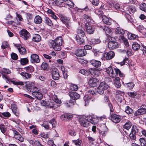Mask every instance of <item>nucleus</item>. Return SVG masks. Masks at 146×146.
I'll return each instance as SVG.
<instances>
[{"mask_svg":"<svg viewBox=\"0 0 146 146\" xmlns=\"http://www.w3.org/2000/svg\"><path fill=\"white\" fill-rule=\"evenodd\" d=\"M62 38L61 36L57 37L54 40H50L49 42V45L50 47H52L56 51H60L61 49V47L62 43Z\"/></svg>","mask_w":146,"mask_h":146,"instance_id":"obj_1","label":"nucleus"},{"mask_svg":"<svg viewBox=\"0 0 146 146\" xmlns=\"http://www.w3.org/2000/svg\"><path fill=\"white\" fill-rule=\"evenodd\" d=\"M106 72L109 74V76L112 78L116 76V75H117L118 74L120 77H123V74L121 73L119 69L115 68L113 70L112 67L110 66L106 68Z\"/></svg>","mask_w":146,"mask_h":146,"instance_id":"obj_2","label":"nucleus"},{"mask_svg":"<svg viewBox=\"0 0 146 146\" xmlns=\"http://www.w3.org/2000/svg\"><path fill=\"white\" fill-rule=\"evenodd\" d=\"M84 30V28L81 27H79L77 30V32L78 35L76 36V39L79 44H82L84 42V40L80 37V36H81L82 37L84 36L85 35Z\"/></svg>","mask_w":146,"mask_h":146,"instance_id":"obj_3","label":"nucleus"},{"mask_svg":"<svg viewBox=\"0 0 146 146\" xmlns=\"http://www.w3.org/2000/svg\"><path fill=\"white\" fill-rule=\"evenodd\" d=\"M59 17L61 21L65 24L66 27L69 29L72 28V23L70 17H65L62 14H60Z\"/></svg>","mask_w":146,"mask_h":146,"instance_id":"obj_4","label":"nucleus"},{"mask_svg":"<svg viewBox=\"0 0 146 146\" xmlns=\"http://www.w3.org/2000/svg\"><path fill=\"white\" fill-rule=\"evenodd\" d=\"M109 86L105 82H103L100 84L97 89V92L100 94H103L104 92L108 88Z\"/></svg>","mask_w":146,"mask_h":146,"instance_id":"obj_5","label":"nucleus"},{"mask_svg":"<svg viewBox=\"0 0 146 146\" xmlns=\"http://www.w3.org/2000/svg\"><path fill=\"white\" fill-rule=\"evenodd\" d=\"M19 34L20 36L25 40H28L31 36L30 33L25 29L21 30Z\"/></svg>","mask_w":146,"mask_h":146,"instance_id":"obj_6","label":"nucleus"},{"mask_svg":"<svg viewBox=\"0 0 146 146\" xmlns=\"http://www.w3.org/2000/svg\"><path fill=\"white\" fill-rule=\"evenodd\" d=\"M27 89L29 91L32 93L36 90L39 89V88L37 87L34 83L31 82L27 84L26 86Z\"/></svg>","mask_w":146,"mask_h":146,"instance_id":"obj_7","label":"nucleus"},{"mask_svg":"<svg viewBox=\"0 0 146 146\" xmlns=\"http://www.w3.org/2000/svg\"><path fill=\"white\" fill-rule=\"evenodd\" d=\"M146 112V105L144 104L142 105L140 108L135 112L134 115L135 116L143 115Z\"/></svg>","mask_w":146,"mask_h":146,"instance_id":"obj_8","label":"nucleus"},{"mask_svg":"<svg viewBox=\"0 0 146 146\" xmlns=\"http://www.w3.org/2000/svg\"><path fill=\"white\" fill-rule=\"evenodd\" d=\"M52 76L53 79L56 80L59 79L60 75L58 70L56 68H54L52 70Z\"/></svg>","mask_w":146,"mask_h":146,"instance_id":"obj_9","label":"nucleus"},{"mask_svg":"<svg viewBox=\"0 0 146 146\" xmlns=\"http://www.w3.org/2000/svg\"><path fill=\"white\" fill-rule=\"evenodd\" d=\"M85 28L86 32L89 34H93L95 30V27L90 25L88 23H86Z\"/></svg>","mask_w":146,"mask_h":146,"instance_id":"obj_10","label":"nucleus"},{"mask_svg":"<svg viewBox=\"0 0 146 146\" xmlns=\"http://www.w3.org/2000/svg\"><path fill=\"white\" fill-rule=\"evenodd\" d=\"M76 55L79 57H82L85 56L87 54V52L84 49H77L75 51Z\"/></svg>","mask_w":146,"mask_h":146,"instance_id":"obj_11","label":"nucleus"},{"mask_svg":"<svg viewBox=\"0 0 146 146\" xmlns=\"http://www.w3.org/2000/svg\"><path fill=\"white\" fill-rule=\"evenodd\" d=\"M110 118L111 120L115 123H119L121 120V116L115 114H111Z\"/></svg>","mask_w":146,"mask_h":146,"instance_id":"obj_12","label":"nucleus"},{"mask_svg":"<svg viewBox=\"0 0 146 146\" xmlns=\"http://www.w3.org/2000/svg\"><path fill=\"white\" fill-rule=\"evenodd\" d=\"M40 91V89L39 88L38 90L34 91L32 93V96L38 100H41L43 98V95Z\"/></svg>","mask_w":146,"mask_h":146,"instance_id":"obj_13","label":"nucleus"},{"mask_svg":"<svg viewBox=\"0 0 146 146\" xmlns=\"http://www.w3.org/2000/svg\"><path fill=\"white\" fill-rule=\"evenodd\" d=\"M12 131L13 133V136L15 139L18 140L22 142L23 141L24 139L22 137L19 133L15 129H13Z\"/></svg>","mask_w":146,"mask_h":146,"instance_id":"obj_14","label":"nucleus"},{"mask_svg":"<svg viewBox=\"0 0 146 146\" xmlns=\"http://www.w3.org/2000/svg\"><path fill=\"white\" fill-rule=\"evenodd\" d=\"M102 70L101 69H98L96 68H91L89 71L92 75L95 77L99 76L100 74V71Z\"/></svg>","mask_w":146,"mask_h":146,"instance_id":"obj_15","label":"nucleus"},{"mask_svg":"<svg viewBox=\"0 0 146 146\" xmlns=\"http://www.w3.org/2000/svg\"><path fill=\"white\" fill-rule=\"evenodd\" d=\"M68 95L70 97L71 99L74 100H76L78 99L80 97V95L77 93L71 91L69 92Z\"/></svg>","mask_w":146,"mask_h":146,"instance_id":"obj_16","label":"nucleus"},{"mask_svg":"<svg viewBox=\"0 0 146 146\" xmlns=\"http://www.w3.org/2000/svg\"><path fill=\"white\" fill-rule=\"evenodd\" d=\"M98 82V80L95 78H91L89 80L88 84L90 86L94 87L97 85Z\"/></svg>","mask_w":146,"mask_h":146,"instance_id":"obj_17","label":"nucleus"},{"mask_svg":"<svg viewBox=\"0 0 146 146\" xmlns=\"http://www.w3.org/2000/svg\"><path fill=\"white\" fill-rule=\"evenodd\" d=\"M118 46V43L116 41H110L108 43V47L110 49H113Z\"/></svg>","mask_w":146,"mask_h":146,"instance_id":"obj_18","label":"nucleus"},{"mask_svg":"<svg viewBox=\"0 0 146 146\" xmlns=\"http://www.w3.org/2000/svg\"><path fill=\"white\" fill-rule=\"evenodd\" d=\"M31 63H38L40 61L38 56L36 54H33L31 55Z\"/></svg>","mask_w":146,"mask_h":146,"instance_id":"obj_19","label":"nucleus"},{"mask_svg":"<svg viewBox=\"0 0 146 146\" xmlns=\"http://www.w3.org/2000/svg\"><path fill=\"white\" fill-rule=\"evenodd\" d=\"M142 128L137 125H133L131 127V131L137 134L140 131Z\"/></svg>","mask_w":146,"mask_h":146,"instance_id":"obj_20","label":"nucleus"},{"mask_svg":"<svg viewBox=\"0 0 146 146\" xmlns=\"http://www.w3.org/2000/svg\"><path fill=\"white\" fill-rule=\"evenodd\" d=\"M15 46L17 47L19 53L21 54L24 55L26 53V50L24 47H22L21 45L15 44Z\"/></svg>","mask_w":146,"mask_h":146,"instance_id":"obj_21","label":"nucleus"},{"mask_svg":"<svg viewBox=\"0 0 146 146\" xmlns=\"http://www.w3.org/2000/svg\"><path fill=\"white\" fill-rule=\"evenodd\" d=\"M115 56V54L113 52L110 51L108 52L105 55V57L106 60H109L112 59Z\"/></svg>","mask_w":146,"mask_h":146,"instance_id":"obj_22","label":"nucleus"},{"mask_svg":"<svg viewBox=\"0 0 146 146\" xmlns=\"http://www.w3.org/2000/svg\"><path fill=\"white\" fill-rule=\"evenodd\" d=\"M125 30L119 27H118L116 28L115 32L117 34L123 35L125 33Z\"/></svg>","mask_w":146,"mask_h":146,"instance_id":"obj_23","label":"nucleus"},{"mask_svg":"<svg viewBox=\"0 0 146 146\" xmlns=\"http://www.w3.org/2000/svg\"><path fill=\"white\" fill-rule=\"evenodd\" d=\"M114 83L115 86L117 88H120L121 84L120 82L119 78L118 77H116L115 78Z\"/></svg>","mask_w":146,"mask_h":146,"instance_id":"obj_24","label":"nucleus"},{"mask_svg":"<svg viewBox=\"0 0 146 146\" xmlns=\"http://www.w3.org/2000/svg\"><path fill=\"white\" fill-rule=\"evenodd\" d=\"M72 144L76 146H81L82 143V140L79 139L76 140H72Z\"/></svg>","mask_w":146,"mask_h":146,"instance_id":"obj_25","label":"nucleus"},{"mask_svg":"<svg viewBox=\"0 0 146 146\" xmlns=\"http://www.w3.org/2000/svg\"><path fill=\"white\" fill-rule=\"evenodd\" d=\"M20 74L25 79H28L31 77V74L26 72H22L20 73Z\"/></svg>","mask_w":146,"mask_h":146,"instance_id":"obj_26","label":"nucleus"},{"mask_svg":"<svg viewBox=\"0 0 146 146\" xmlns=\"http://www.w3.org/2000/svg\"><path fill=\"white\" fill-rule=\"evenodd\" d=\"M102 21L104 23L108 25H110L111 24V20L106 16L103 17Z\"/></svg>","mask_w":146,"mask_h":146,"instance_id":"obj_27","label":"nucleus"},{"mask_svg":"<svg viewBox=\"0 0 146 146\" xmlns=\"http://www.w3.org/2000/svg\"><path fill=\"white\" fill-rule=\"evenodd\" d=\"M56 5L60 7H63L64 5V0H53Z\"/></svg>","mask_w":146,"mask_h":146,"instance_id":"obj_28","label":"nucleus"},{"mask_svg":"<svg viewBox=\"0 0 146 146\" xmlns=\"http://www.w3.org/2000/svg\"><path fill=\"white\" fill-rule=\"evenodd\" d=\"M103 29L105 32L106 35H110L112 34V32L111 30L108 27L105 26L103 28Z\"/></svg>","mask_w":146,"mask_h":146,"instance_id":"obj_29","label":"nucleus"},{"mask_svg":"<svg viewBox=\"0 0 146 146\" xmlns=\"http://www.w3.org/2000/svg\"><path fill=\"white\" fill-rule=\"evenodd\" d=\"M80 125L84 127H87L89 126V123L86 119L79 121Z\"/></svg>","mask_w":146,"mask_h":146,"instance_id":"obj_30","label":"nucleus"},{"mask_svg":"<svg viewBox=\"0 0 146 146\" xmlns=\"http://www.w3.org/2000/svg\"><path fill=\"white\" fill-rule=\"evenodd\" d=\"M125 112L128 115L131 114L133 113V109L129 106H127L126 107Z\"/></svg>","mask_w":146,"mask_h":146,"instance_id":"obj_31","label":"nucleus"},{"mask_svg":"<svg viewBox=\"0 0 146 146\" xmlns=\"http://www.w3.org/2000/svg\"><path fill=\"white\" fill-rule=\"evenodd\" d=\"M41 37L38 34H35L32 38V40L35 42H39L41 40Z\"/></svg>","mask_w":146,"mask_h":146,"instance_id":"obj_32","label":"nucleus"},{"mask_svg":"<svg viewBox=\"0 0 146 146\" xmlns=\"http://www.w3.org/2000/svg\"><path fill=\"white\" fill-rule=\"evenodd\" d=\"M0 130L1 132L4 134L7 131V127L4 124L0 123Z\"/></svg>","mask_w":146,"mask_h":146,"instance_id":"obj_33","label":"nucleus"},{"mask_svg":"<svg viewBox=\"0 0 146 146\" xmlns=\"http://www.w3.org/2000/svg\"><path fill=\"white\" fill-rule=\"evenodd\" d=\"M42 21L41 18L38 15L36 16L34 20L35 23L37 24L40 23L42 22Z\"/></svg>","mask_w":146,"mask_h":146,"instance_id":"obj_34","label":"nucleus"},{"mask_svg":"<svg viewBox=\"0 0 146 146\" xmlns=\"http://www.w3.org/2000/svg\"><path fill=\"white\" fill-rule=\"evenodd\" d=\"M56 102H49L48 105V108H56L58 107V106H57L56 104Z\"/></svg>","mask_w":146,"mask_h":146,"instance_id":"obj_35","label":"nucleus"},{"mask_svg":"<svg viewBox=\"0 0 146 146\" xmlns=\"http://www.w3.org/2000/svg\"><path fill=\"white\" fill-rule=\"evenodd\" d=\"M132 123L129 121H128L125 123L123 125V128L127 130H128L131 127Z\"/></svg>","mask_w":146,"mask_h":146,"instance_id":"obj_36","label":"nucleus"},{"mask_svg":"<svg viewBox=\"0 0 146 146\" xmlns=\"http://www.w3.org/2000/svg\"><path fill=\"white\" fill-rule=\"evenodd\" d=\"M140 47L139 44L136 42H134L132 45V48L134 50H137Z\"/></svg>","mask_w":146,"mask_h":146,"instance_id":"obj_37","label":"nucleus"},{"mask_svg":"<svg viewBox=\"0 0 146 146\" xmlns=\"http://www.w3.org/2000/svg\"><path fill=\"white\" fill-rule=\"evenodd\" d=\"M128 37L130 40H133L138 37V36L131 33H129L128 34Z\"/></svg>","mask_w":146,"mask_h":146,"instance_id":"obj_38","label":"nucleus"},{"mask_svg":"<svg viewBox=\"0 0 146 146\" xmlns=\"http://www.w3.org/2000/svg\"><path fill=\"white\" fill-rule=\"evenodd\" d=\"M136 134L131 131L130 134L129 135V137L131 141H134L136 139Z\"/></svg>","mask_w":146,"mask_h":146,"instance_id":"obj_39","label":"nucleus"},{"mask_svg":"<svg viewBox=\"0 0 146 146\" xmlns=\"http://www.w3.org/2000/svg\"><path fill=\"white\" fill-rule=\"evenodd\" d=\"M24 69L26 70L27 72H32L34 71V68L32 66L29 65L28 66L25 67Z\"/></svg>","mask_w":146,"mask_h":146,"instance_id":"obj_40","label":"nucleus"},{"mask_svg":"<svg viewBox=\"0 0 146 146\" xmlns=\"http://www.w3.org/2000/svg\"><path fill=\"white\" fill-rule=\"evenodd\" d=\"M141 146H146V138L142 137L139 139Z\"/></svg>","mask_w":146,"mask_h":146,"instance_id":"obj_41","label":"nucleus"},{"mask_svg":"<svg viewBox=\"0 0 146 146\" xmlns=\"http://www.w3.org/2000/svg\"><path fill=\"white\" fill-rule=\"evenodd\" d=\"M95 119V117L94 115H90L88 116L86 119L89 122L91 123L94 122V119Z\"/></svg>","mask_w":146,"mask_h":146,"instance_id":"obj_42","label":"nucleus"},{"mask_svg":"<svg viewBox=\"0 0 146 146\" xmlns=\"http://www.w3.org/2000/svg\"><path fill=\"white\" fill-rule=\"evenodd\" d=\"M125 86L129 88V89L131 90L133 88L134 86V84L133 82H130L125 83Z\"/></svg>","mask_w":146,"mask_h":146,"instance_id":"obj_43","label":"nucleus"},{"mask_svg":"<svg viewBox=\"0 0 146 146\" xmlns=\"http://www.w3.org/2000/svg\"><path fill=\"white\" fill-rule=\"evenodd\" d=\"M91 96L88 95V94L84 96V99L85 102V105L86 104H87L89 103L90 99H91Z\"/></svg>","mask_w":146,"mask_h":146,"instance_id":"obj_44","label":"nucleus"},{"mask_svg":"<svg viewBox=\"0 0 146 146\" xmlns=\"http://www.w3.org/2000/svg\"><path fill=\"white\" fill-rule=\"evenodd\" d=\"M44 19L46 23L48 25L50 26H51L52 25L53 23L52 21L48 18L45 17Z\"/></svg>","mask_w":146,"mask_h":146,"instance_id":"obj_45","label":"nucleus"},{"mask_svg":"<svg viewBox=\"0 0 146 146\" xmlns=\"http://www.w3.org/2000/svg\"><path fill=\"white\" fill-rule=\"evenodd\" d=\"M76 100H73L71 99L69 101V103L67 104L66 105L68 107H71L76 102Z\"/></svg>","mask_w":146,"mask_h":146,"instance_id":"obj_46","label":"nucleus"},{"mask_svg":"<svg viewBox=\"0 0 146 146\" xmlns=\"http://www.w3.org/2000/svg\"><path fill=\"white\" fill-rule=\"evenodd\" d=\"M90 41L93 44L100 43L101 42V41L98 38L92 39Z\"/></svg>","mask_w":146,"mask_h":146,"instance_id":"obj_47","label":"nucleus"},{"mask_svg":"<svg viewBox=\"0 0 146 146\" xmlns=\"http://www.w3.org/2000/svg\"><path fill=\"white\" fill-rule=\"evenodd\" d=\"M78 88V86L75 84H72L70 86V89L71 90L76 91Z\"/></svg>","mask_w":146,"mask_h":146,"instance_id":"obj_48","label":"nucleus"},{"mask_svg":"<svg viewBox=\"0 0 146 146\" xmlns=\"http://www.w3.org/2000/svg\"><path fill=\"white\" fill-rule=\"evenodd\" d=\"M88 143L90 145H92L94 144V141L95 140V139L94 138L89 136L88 137Z\"/></svg>","mask_w":146,"mask_h":146,"instance_id":"obj_49","label":"nucleus"},{"mask_svg":"<svg viewBox=\"0 0 146 146\" xmlns=\"http://www.w3.org/2000/svg\"><path fill=\"white\" fill-rule=\"evenodd\" d=\"M29 60L27 58H21L20 60L21 64H27Z\"/></svg>","mask_w":146,"mask_h":146,"instance_id":"obj_50","label":"nucleus"},{"mask_svg":"<svg viewBox=\"0 0 146 146\" xmlns=\"http://www.w3.org/2000/svg\"><path fill=\"white\" fill-rule=\"evenodd\" d=\"M94 12L99 17H102L103 14V12L102 10H96Z\"/></svg>","mask_w":146,"mask_h":146,"instance_id":"obj_51","label":"nucleus"},{"mask_svg":"<svg viewBox=\"0 0 146 146\" xmlns=\"http://www.w3.org/2000/svg\"><path fill=\"white\" fill-rule=\"evenodd\" d=\"M41 68L44 70H48L50 69L49 66L48 65V64H41Z\"/></svg>","mask_w":146,"mask_h":146,"instance_id":"obj_52","label":"nucleus"},{"mask_svg":"<svg viewBox=\"0 0 146 146\" xmlns=\"http://www.w3.org/2000/svg\"><path fill=\"white\" fill-rule=\"evenodd\" d=\"M140 8L142 11H146V4L143 3L140 5Z\"/></svg>","mask_w":146,"mask_h":146,"instance_id":"obj_53","label":"nucleus"},{"mask_svg":"<svg viewBox=\"0 0 146 146\" xmlns=\"http://www.w3.org/2000/svg\"><path fill=\"white\" fill-rule=\"evenodd\" d=\"M53 102H56V104L57 106H58V104H60L61 102V100H59L56 96L54 98Z\"/></svg>","mask_w":146,"mask_h":146,"instance_id":"obj_54","label":"nucleus"},{"mask_svg":"<svg viewBox=\"0 0 146 146\" xmlns=\"http://www.w3.org/2000/svg\"><path fill=\"white\" fill-rule=\"evenodd\" d=\"M66 3L69 6L71 7H73L74 6V3L71 1L70 0H66Z\"/></svg>","mask_w":146,"mask_h":146,"instance_id":"obj_55","label":"nucleus"},{"mask_svg":"<svg viewBox=\"0 0 146 146\" xmlns=\"http://www.w3.org/2000/svg\"><path fill=\"white\" fill-rule=\"evenodd\" d=\"M121 63V64H125V63L129 64L130 63H131V61L128 58H125L123 60Z\"/></svg>","mask_w":146,"mask_h":146,"instance_id":"obj_56","label":"nucleus"},{"mask_svg":"<svg viewBox=\"0 0 146 146\" xmlns=\"http://www.w3.org/2000/svg\"><path fill=\"white\" fill-rule=\"evenodd\" d=\"M137 29L139 32L141 33L142 34H143L144 33L143 32V31L145 30V29L144 28V27L141 25H139L137 27Z\"/></svg>","mask_w":146,"mask_h":146,"instance_id":"obj_57","label":"nucleus"},{"mask_svg":"<svg viewBox=\"0 0 146 146\" xmlns=\"http://www.w3.org/2000/svg\"><path fill=\"white\" fill-rule=\"evenodd\" d=\"M11 58L14 60H17L18 58V56L17 54L14 53H12L11 54Z\"/></svg>","mask_w":146,"mask_h":146,"instance_id":"obj_58","label":"nucleus"},{"mask_svg":"<svg viewBox=\"0 0 146 146\" xmlns=\"http://www.w3.org/2000/svg\"><path fill=\"white\" fill-rule=\"evenodd\" d=\"M68 134L72 136H75L76 133L74 130H70L68 131Z\"/></svg>","mask_w":146,"mask_h":146,"instance_id":"obj_59","label":"nucleus"},{"mask_svg":"<svg viewBox=\"0 0 146 146\" xmlns=\"http://www.w3.org/2000/svg\"><path fill=\"white\" fill-rule=\"evenodd\" d=\"M91 64H101V62L99 61L93 59L90 61Z\"/></svg>","mask_w":146,"mask_h":146,"instance_id":"obj_60","label":"nucleus"},{"mask_svg":"<svg viewBox=\"0 0 146 146\" xmlns=\"http://www.w3.org/2000/svg\"><path fill=\"white\" fill-rule=\"evenodd\" d=\"M2 116L7 117H9L11 116V114L8 112L2 113Z\"/></svg>","mask_w":146,"mask_h":146,"instance_id":"obj_61","label":"nucleus"},{"mask_svg":"<svg viewBox=\"0 0 146 146\" xmlns=\"http://www.w3.org/2000/svg\"><path fill=\"white\" fill-rule=\"evenodd\" d=\"M13 113L16 115L17 117H19V113L18 109L17 110H14L12 111Z\"/></svg>","mask_w":146,"mask_h":146,"instance_id":"obj_62","label":"nucleus"},{"mask_svg":"<svg viewBox=\"0 0 146 146\" xmlns=\"http://www.w3.org/2000/svg\"><path fill=\"white\" fill-rule=\"evenodd\" d=\"M8 44L7 42H3L1 45V48L3 49H5L8 47Z\"/></svg>","mask_w":146,"mask_h":146,"instance_id":"obj_63","label":"nucleus"},{"mask_svg":"<svg viewBox=\"0 0 146 146\" xmlns=\"http://www.w3.org/2000/svg\"><path fill=\"white\" fill-rule=\"evenodd\" d=\"M113 6L116 10H119L120 9V5L118 3L114 4H113Z\"/></svg>","mask_w":146,"mask_h":146,"instance_id":"obj_64","label":"nucleus"}]
</instances>
